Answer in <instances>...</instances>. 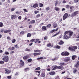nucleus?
Listing matches in <instances>:
<instances>
[{"instance_id": "1", "label": "nucleus", "mask_w": 79, "mask_h": 79, "mask_svg": "<svg viewBox=\"0 0 79 79\" xmlns=\"http://www.w3.org/2000/svg\"><path fill=\"white\" fill-rule=\"evenodd\" d=\"M59 66H55L53 69H52V71H53L54 70H55L57 69H64V67H63V65H66V64H64V63H60L59 64Z\"/></svg>"}, {"instance_id": "2", "label": "nucleus", "mask_w": 79, "mask_h": 79, "mask_svg": "<svg viewBox=\"0 0 79 79\" xmlns=\"http://www.w3.org/2000/svg\"><path fill=\"white\" fill-rule=\"evenodd\" d=\"M8 56H5L2 59L3 61H4L6 63L8 62Z\"/></svg>"}, {"instance_id": "3", "label": "nucleus", "mask_w": 79, "mask_h": 79, "mask_svg": "<svg viewBox=\"0 0 79 79\" xmlns=\"http://www.w3.org/2000/svg\"><path fill=\"white\" fill-rule=\"evenodd\" d=\"M77 48V46H73L72 47H69V50H71V51H75L76 49Z\"/></svg>"}, {"instance_id": "4", "label": "nucleus", "mask_w": 79, "mask_h": 79, "mask_svg": "<svg viewBox=\"0 0 79 79\" xmlns=\"http://www.w3.org/2000/svg\"><path fill=\"white\" fill-rule=\"evenodd\" d=\"M41 76L42 77H45V72L44 70H42Z\"/></svg>"}, {"instance_id": "5", "label": "nucleus", "mask_w": 79, "mask_h": 79, "mask_svg": "<svg viewBox=\"0 0 79 79\" xmlns=\"http://www.w3.org/2000/svg\"><path fill=\"white\" fill-rule=\"evenodd\" d=\"M68 16V13H65L63 17V20H65Z\"/></svg>"}, {"instance_id": "6", "label": "nucleus", "mask_w": 79, "mask_h": 79, "mask_svg": "<svg viewBox=\"0 0 79 79\" xmlns=\"http://www.w3.org/2000/svg\"><path fill=\"white\" fill-rule=\"evenodd\" d=\"M31 55L29 54L26 56H23V60H27V59H28V58H31Z\"/></svg>"}, {"instance_id": "7", "label": "nucleus", "mask_w": 79, "mask_h": 79, "mask_svg": "<svg viewBox=\"0 0 79 79\" xmlns=\"http://www.w3.org/2000/svg\"><path fill=\"white\" fill-rule=\"evenodd\" d=\"M17 17L16 15H12L11 16V19H15L16 18H17Z\"/></svg>"}, {"instance_id": "8", "label": "nucleus", "mask_w": 79, "mask_h": 79, "mask_svg": "<svg viewBox=\"0 0 79 79\" xmlns=\"http://www.w3.org/2000/svg\"><path fill=\"white\" fill-rule=\"evenodd\" d=\"M34 72L36 73V74L37 75V76H40V73H41L40 71L34 70Z\"/></svg>"}, {"instance_id": "9", "label": "nucleus", "mask_w": 79, "mask_h": 79, "mask_svg": "<svg viewBox=\"0 0 79 79\" xmlns=\"http://www.w3.org/2000/svg\"><path fill=\"white\" fill-rule=\"evenodd\" d=\"M41 54V52H39V53L35 52V53H33V55L35 56H37L40 55Z\"/></svg>"}, {"instance_id": "10", "label": "nucleus", "mask_w": 79, "mask_h": 79, "mask_svg": "<svg viewBox=\"0 0 79 79\" xmlns=\"http://www.w3.org/2000/svg\"><path fill=\"white\" fill-rule=\"evenodd\" d=\"M70 38V36H68L66 35H64V39H68Z\"/></svg>"}, {"instance_id": "11", "label": "nucleus", "mask_w": 79, "mask_h": 79, "mask_svg": "<svg viewBox=\"0 0 79 79\" xmlns=\"http://www.w3.org/2000/svg\"><path fill=\"white\" fill-rule=\"evenodd\" d=\"M75 68H77L79 66V61H78L74 65Z\"/></svg>"}, {"instance_id": "12", "label": "nucleus", "mask_w": 79, "mask_h": 79, "mask_svg": "<svg viewBox=\"0 0 79 79\" xmlns=\"http://www.w3.org/2000/svg\"><path fill=\"white\" fill-rule=\"evenodd\" d=\"M56 74L55 72L54 71H51L49 72V74L51 75V76H54Z\"/></svg>"}, {"instance_id": "13", "label": "nucleus", "mask_w": 79, "mask_h": 79, "mask_svg": "<svg viewBox=\"0 0 79 79\" xmlns=\"http://www.w3.org/2000/svg\"><path fill=\"white\" fill-rule=\"evenodd\" d=\"M78 13H79V12L78 11L74 12L72 14V16H76V15L78 14Z\"/></svg>"}, {"instance_id": "14", "label": "nucleus", "mask_w": 79, "mask_h": 79, "mask_svg": "<svg viewBox=\"0 0 79 79\" xmlns=\"http://www.w3.org/2000/svg\"><path fill=\"white\" fill-rule=\"evenodd\" d=\"M59 29V28L57 27L56 30L55 29L52 30L50 31V33H53V32H54L55 31H57Z\"/></svg>"}, {"instance_id": "15", "label": "nucleus", "mask_w": 79, "mask_h": 79, "mask_svg": "<svg viewBox=\"0 0 79 79\" xmlns=\"http://www.w3.org/2000/svg\"><path fill=\"white\" fill-rule=\"evenodd\" d=\"M70 61V58L67 57L64 60V62H68V61Z\"/></svg>"}, {"instance_id": "16", "label": "nucleus", "mask_w": 79, "mask_h": 79, "mask_svg": "<svg viewBox=\"0 0 79 79\" xmlns=\"http://www.w3.org/2000/svg\"><path fill=\"white\" fill-rule=\"evenodd\" d=\"M69 37H71L73 35V31H69Z\"/></svg>"}, {"instance_id": "17", "label": "nucleus", "mask_w": 79, "mask_h": 79, "mask_svg": "<svg viewBox=\"0 0 79 79\" xmlns=\"http://www.w3.org/2000/svg\"><path fill=\"white\" fill-rule=\"evenodd\" d=\"M11 30H5L4 31V34H6V33H8V32H11Z\"/></svg>"}, {"instance_id": "18", "label": "nucleus", "mask_w": 79, "mask_h": 79, "mask_svg": "<svg viewBox=\"0 0 79 79\" xmlns=\"http://www.w3.org/2000/svg\"><path fill=\"white\" fill-rule=\"evenodd\" d=\"M38 6H39V4L37 3L34 4L33 6V7L34 8H35L36 7H38Z\"/></svg>"}, {"instance_id": "19", "label": "nucleus", "mask_w": 79, "mask_h": 79, "mask_svg": "<svg viewBox=\"0 0 79 79\" xmlns=\"http://www.w3.org/2000/svg\"><path fill=\"white\" fill-rule=\"evenodd\" d=\"M20 65H21V66H24V61H23V60H20Z\"/></svg>"}, {"instance_id": "20", "label": "nucleus", "mask_w": 79, "mask_h": 79, "mask_svg": "<svg viewBox=\"0 0 79 79\" xmlns=\"http://www.w3.org/2000/svg\"><path fill=\"white\" fill-rule=\"evenodd\" d=\"M53 26L54 27V28H56V27H57V26H58V24H57V23H56L54 22L53 23Z\"/></svg>"}, {"instance_id": "21", "label": "nucleus", "mask_w": 79, "mask_h": 79, "mask_svg": "<svg viewBox=\"0 0 79 79\" xmlns=\"http://www.w3.org/2000/svg\"><path fill=\"white\" fill-rule=\"evenodd\" d=\"M64 44V41H63L62 40H60L59 43V45H63Z\"/></svg>"}, {"instance_id": "22", "label": "nucleus", "mask_w": 79, "mask_h": 79, "mask_svg": "<svg viewBox=\"0 0 79 79\" xmlns=\"http://www.w3.org/2000/svg\"><path fill=\"white\" fill-rule=\"evenodd\" d=\"M42 30L46 31L47 30V27L45 26H43L42 27Z\"/></svg>"}, {"instance_id": "23", "label": "nucleus", "mask_w": 79, "mask_h": 79, "mask_svg": "<svg viewBox=\"0 0 79 79\" xmlns=\"http://www.w3.org/2000/svg\"><path fill=\"white\" fill-rule=\"evenodd\" d=\"M11 71L10 70H8L7 71H6L5 72L6 74H10V73H11Z\"/></svg>"}, {"instance_id": "24", "label": "nucleus", "mask_w": 79, "mask_h": 79, "mask_svg": "<svg viewBox=\"0 0 79 79\" xmlns=\"http://www.w3.org/2000/svg\"><path fill=\"white\" fill-rule=\"evenodd\" d=\"M77 56L76 55L73 56L72 57V60H74L76 58Z\"/></svg>"}, {"instance_id": "25", "label": "nucleus", "mask_w": 79, "mask_h": 79, "mask_svg": "<svg viewBox=\"0 0 79 79\" xmlns=\"http://www.w3.org/2000/svg\"><path fill=\"white\" fill-rule=\"evenodd\" d=\"M29 68L27 67L25 69H24V71H25V72H27V71H29Z\"/></svg>"}, {"instance_id": "26", "label": "nucleus", "mask_w": 79, "mask_h": 79, "mask_svg": "<svg viewBox=\"0 0 79 79\" xmlns=\"http://www.w3.org/2000/svg\"><path fill=\"white\" fill-rule=\"evenodd\" d=\"M61 32V31H59V32H58L57 33H56V34H55V35H54L52 37H55V36H56V35H58V34H60V32Z\"/></svg>"}, {"instance_id": "27", "label": "nucleus", "mask_w": 79, "mask_h": 79, "mask_svg": "<svg viewBox=\"0 0 79 79\" xmlns=\"http://www.w3.org/2000/svg\"><path fill=\"white\" fill-rule=\"evenodd\" d=\"M35 20H33L30 21L29 24H34V23H35Z\"/></svg>"}, {"instance_id": "28", "label": "nucleus", "mask_w": 79, "mask_h": 79, "mask_svg": "<svg viewBox=\"0 0 79 79\" xmlns=\"http://www.w3.org/2000/svg\"><path fill=\"white\" fill-rule=\"evenodd\" d=\"M24 34H25V32L24 31H21L20 33V35H23Z\"/></svg>"}, {"instance_id": "29", "label": "nucleus", "mask_w": 79, "mask_h": 79, "mask_svg": "<svg viewBox=\"0 0 79 79\" xmlns=\"http://www.w3.org/2000/svg\"><path fill=\"white\" fill-rule=\"evenodd\" d=\"M51 26H52V25H51V24H48L46 26V27H47V28L50 29V28L51 27Z\"/></svg>"}, {"instance_id": "30", "label": "nucleus", "mask_w": 79, "mask_h": 79, "mask_svg": "<svg viewBox=\"0 0 79 79\" xmlns=\"http://www.w3.org/2000/svg\"><path fill=\"white\" fill-rule=\"evenodd\" d=\"M73 72L74 74H76L77 73V69L75 68L74 69V70L73 71Z\"/></svg>"}, {"instance_id": "31", "label": "nucleus", "mask_w": 79, "mask_h": 79, "mask_svg": "<svg viewBox=\"0 0 79 79\" xmlns=\"http://www.w3.org/2000/svg\"><path fill=\"white\" fill-rule=\"evenodd\" d=\"M32 36V34L30 33H28L27 34V37H30Z\"/></svg>"}, {"instance_id": "32", "label": "nucleus", "mask_w": 79, "mask_h": 79, "mask_svg": "<svg viewBox=\"0 0 79 79\" xmlns=\"http://www.w3.org/2000/svg\"><path fill=\"white\" fill-rule=\"evenodd\" d=\"M64 35H66L67 34H69V31H65L64 32Z\"/></svg>"}, {"instance_id": "33", "label": "nucleus", "mask_w": 79, "mask_h": 79, "mask_svg": "<svg viewBox=\"0 0 79 79\" xmlns=\"http://www.w3.org/2000/svg\"><path fill=\"white\" fill-rule=\"evenodd\" d=\"M32 59H31V58H30L27 60V61L28 62H29V63L32 62Z\"/></svg>"}, {"instance_id": "34", "label": "nucleus", "mask_w": 79, "mask_h": 79, "mask_svg": "<svg viewBox=\"0 0 79 79\" xmlns=\"http://www.w3.org/2000/svg\"><path fill=\"white\" fill-rule=\"evenodd\" d=\"M69 55V53L68 52H65V56H68Z\"/></svg>"}, {"instance_id": "35", "label": "nucleus", "mask_w": 79, "mask_h": 79, "mask_svg": "<svg viewBox=\"0 0 79 79\" xmlns=\"http://www.w3.org/2000/svg\"><path fill=\"white\" fill-rule=\"evenodd\" d=\"M39 40H40V39H36V40H35L34 42L35 43H37V42H38L39 41Z\"/></svg>"}, {"instance_id": "36", "label": "nucleus", "mask_w": 79, "mask_h": 79, "mask_svg": "<svg viewBox=\"0 0 79 79\" xmlns=\"http://www.w3.org/2000/svg\"><path fill=\"white\" fill-rule=\"evenodd\" d=\"M39 5L40 7H43V6H44V4L42 3H39Z\"/></svg>"}, {"instance_id": "37", "label": "nucleus", "mask_w": 79, "mask_h": 79, "mask_svg": "<svg viewBox=\"0 0 79 79\" xmlns=\"http://www.w3.org/2000/svg\"><path fill=\"white\" fill-rule=\"evenodd\" d=\"M35 17L36 18H38L40 17V14H38Z\"/></svg>"}, {"instance_id": "38", "label": "nucleus", "mask_w": 79, "mask_h": 79, "mask_svg": "<svg viewBox=\"0 0 79 79\" xmlns=\"http://www.w3.org/2000/svg\"><path fill=\"white\" fill-rule=\"evenodd\" d=\"M34 52H41L40 50H34Z\"/></svg>"}, {"instance_id": "39", "label": "nucleus", "mask_w": 79, "mask_h": 79, "mask_svg": "<svg viewBox=\"0 0 79 79\" xmlns=\"http://www.w3.org/2000/svg\"><path fill=\"white\" fill-rule=\"evenodd\" d=\"M3 26V24L2 22H0V27H2Z\"/></svg>"}, {"instance_id": "40", "label": "nucleus", "mask_w": 79, "mask_h": 79, "mask_svg": "<svg viewBox=\"0 0 79 79\" xmlns=\"http://www.w3.org/2000/svg\"><path fill=\"white\" fill-rule=\"evenodd\" d=\"M55 10H56V11H58L60 10V8L58 7H55Z\"/></svg>"}, {"instance_id": "41", "label": "nucleus", "mask_w": 79, "mask_h": 79, "mask_svg": "<svg viewBox=\"0 0 79 79\" xmlns=\"http://www.w3.org/2000/svg\"><path fill=\"white\" fill-rule=\"evenodd\" d=\"M14 47L15 48H18L19 46H18V44H16L14 46Z\"/></svg>"}, {"instance_id": "42", "label": "nucleus", "mask_w": 79, "mask_h": 79, "mask_svg": "<svg viewBox=\"0 0 79 79\" xmlns=\"http://www.w3.org/2000/svg\"><path fill=\"white\" fill-rule=\"evenodd\" d=\"M65 7L67 9H69V7H70V6L69 5H67L65 6Z\"/></svg>"}, {"instance_id": "43", "label": "nucleus", "mask_w": 79, "mask_h": 79, "mask_svg": "<svg viewBox=\"0 0 79 79\" xmlns=\"http://www.w3.org/2000/svg\"><path fill=\"white\" fill-rule=\"evenodd\" d=\"M40 67H37V68H36L34 70V71H36V70H40Z\"/></svg>"}, {"instance_id": "44", "label": "nucleus", "mask_w": 79, "mask_h": 79, "mask_svg": "<svg viewBox=\"0 0 79 79\" xmlns=\"http://www.w3.org/2000/svg\"><path fill=\"white\" fill-rule=\"evenodd\" d=\"M46 11H48L50 10V7H47L46 8Z\"/></svg>"}, {"instance_id": "45", "label": "nucleus", "mask_w": 79, "mask_h": 79, "mask_svg": "<svg viewBox=\"0 0 79 79\" xmlns=\"http://www.w3.org/2000/svg\"><path fill=\"white\" fill-rule=\"evenodd\" d=\"M51 45H52V44H51V43H49L48 44H47V47H50Z\"/></svg>"}, {"instance_id": "46", "label": "nucleus", "mask_w": 79, "mask_h": 79, "mask_svg": "<svg viewBox=\"0 0 79 79\" xmlns=\"http://www.w3.org/2000/svg\"><path fill=\"white\" fill-rule=\"evenodd\" d=\"M56 48L58 49H60L61 48V47L60 46L57 45L56 46Z\"/></svg>"}, {"instance_id": "47", "label": "nucleus", "mask_w": 79, "mask_h": 79, "mask_svg": "<svg viewBox=\"0 0 79 79\" xmlns=\"http://www.w3.org/2000/svg\"><path fill=\"white\" fill-rule=\"evenodd\" d=\"M61 55L62 56H65V52H62L61 54Z\"/></svg>"}, {"instance_id": "48", "label": "nucleus", "mask_w": 79, "mask_h": 79, "mask_svg": "<svg viewBox=\"0 0 79 79\" xmlns=\"http://www.w3.org/2000/svg\"><path fill=\"white\" fill-rule=\"evenodd\" d=\"M16 42V40L15 39H14L12 40V43H15Z\"/></svg>"}, {"instance_id": "49", "label": "nucleus", "mask_w": 79, "mask_h": 79, "mask_svg": "<svg viewBox=\"0 0 79 79\" xmlns=\"http://www.w3.org/2000/svg\"><path fill=\"white\" fill-rule=\"evenodd\" d=\"M42 59H44V57H41L40 58H37V60H40Z\"/></svg>"}, {"instance_id": "50", "label": "nucleus", "mask_w": 79, "mask_h": 79, "mask_svg": "<svg viewBox=\"0 0 79 79\" xmlns=\"http://www.w3.org/2000/svg\"><path fill=\"white\" fill-rule=\"evenodd\" d=\"M7 78L8 79H11V76H7Z\"/></svg>"}, {"instance_id": "51", "label": "nucleus", "mask_w": 79, "mask_h": 79, "mask_svg": "<svg viewBox=\"0 0 79 79\" xmlns=\"http://www.w3.org/2000/svg\"><path fill=\"white\" fill-rule=\"evenodd\" d=\"M15 8H12L11 9V11H14V10H15Z\"/></svg>"}, {"instance_id": "52", "label": "nucleus", "mask_w": 79, "mask_h": 79, "mask_svg": "<svg viewBox=\"0 0 79 79\" xmlns=\"http://www.w3.org/2000/svg\"><path fill=\"white\" fill-rule=\"evenodd\" d=\"M4 5L5 6H9V4H8V3L6 2L4 3Z\"/></svg>"}, {"instance_id": "53", "label": "nucleus", "mask_w": 79, "mask_h": 79, "mask_svg": "<svg viewBox=\"0 0 79 79\" xmlns=\"http://www.w3.org/2000/svg\"><path fill=\"white\" fill-rule=\"evenodd\" d=\"M39 12H40L39 11H34V13L35 14H37V13H39Z\"/></svg>"}, {"instance_id": "54", "label": "nucleus", "mask_w": 79, "mask_h": 79, "mask_svg": "<svg viewBox=\"0 0 79 79\" xmlns=\"http://www.w3.org/2000/svg\"><path fill=\"white\" fill-rule=\"evenodd\" d=\"M16 15H19L20 14L21 12H19L18 11L16 12Z\"/></svg>"}, {"instance_id": "55", "label": "nucleus", "mask_w": 79, "mask_h": 79, "mask_svg": "<svg viewBox=\"0 0 79 79\" xmlns=\"http://www.w3.org/2000/svg\"><path fill=\"white\" fill-rule=\"evenodd\" d=\"M4 29H1L0 30V32H2V33H3V32H4Z\"/></svg>"}, {"instance_id": "56", "label": "nucleus", "mask_w": 79, "mask_h": 79, "mask_svg": "<svg viewBox=\"0 0 79 79\" xmlns=\"http://www.w3.org/2000/svg\"><path fill=\"white\" fill-rule=\"evenodd\" d=\"M15 50V47H12L11 48V50L12 51V50Z\"/></svg>"}, {"instance_id": "57", "label": "nucleus", "mask_w": 79, "mask_h": 79, "mask_svg": "<svg viewBox=\"0 0 79 79\" xmlns=\"http://www.w3.org/2000/svg\"><path fill=\"white\" fill-rule=\"evenodd\" d=\"M44 40H47L48 39V37L46 36L44 38Z\"/></svg>"}, {"instance_id": "58", "label": "nucleus", "mask_w": 79, "mask_h": 79, "mask_svg": "<svg viewBox=\"0 0 79 79\" xmlns=\"http://www.w3.org/2000/svg\"><path fill=\"white\" fill-rule=\"evenodd\" d=\"M30 42H34V41H35V39H32L31 40H30Z\"/></svg>"}, {"instance_id": "59", "label": "nucleus", "mask_w": 79, "mask_h": 79, "mask_svg": "<svg viewBox=\"0 0 79 79\" xmlns=\"http://www.w3.org/2000/svg\"><path fill=\"white\" fill-rule=\"evenodd\" d=\"M5 62L3 61H0V64H4Z\"/></svg>"}, {"instance_id": "60", "label": "nucleus", "mask_w": 79, "mask_h": 79, "mask_svg": "<svg viewBox=\"0 0 79 79\" xmlns=\"http://www.w3.org/2000/svg\"><path fill=\"white\" fill-rule=\"evenodd\" d=\"M23 10L24 12H28V10H27L26 9H23Z\"/></svg>"}, {"instance_id": "61", "label": "nucleus", "mask_w": 79, "mask_h": 79, "mask_svg": "<svg viewBox=\"0 0 79 79\" xmlns=\"http://www.w3.org/2000/svg\"><path fill=\"white\" fill-rule=\"evenodd\" d=\"M5 55H9V52H6L4 53Z\"/></svg>"}, {"instance_id": "62", "label": "nucleus", "mask_w": 79, "mask_h": 79, "mask_svg": "<svg viewBox=\"0 0 79 79\" xmlns=\"http://www.w3.org/2000/svg\"><path fill=\"white\" fill-rule=\"evenodd\" d=\"M25 51H27V52H29L30 51V49H28V48H26L25 49Z\"/></svg>"}, {"instance_id": "63", "label": "nucleus", "mask_w": 79, "mask_h": 79, "mask_svg": "<svg viewBox=\"0 0 79 79\" xmlns=\"http://www.w3.org/2000/svg\"><path fill=\"white\" fill-rule=\"evenodd\" d=\"M19 74V72H16L15 74V76H17V75H18Z\"/></svg>"}, {"instance_id": "64", "label": "nucleus", "mask_w": 79, "mask_h": 79, "mask_svg": "<svg viewBox=\"0 0 79 79\" xmlns=\"http://www.w3.org/2000/svg\"><path fill=\"white\" fill-rule=\"evenodd\" d=\"M18 19H19L21 20V19L22 18V17H21V16H20L18 17Z\"/></svg>"}]
</instances>
